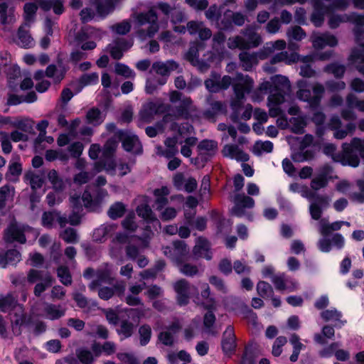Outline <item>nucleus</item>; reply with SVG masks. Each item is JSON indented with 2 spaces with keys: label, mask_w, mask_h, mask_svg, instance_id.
<instances>
[{
  "label": "nucleus",
  "mask_w": 364,
  "mask_h": 364,
  "mask_svg": "<svg viewBox=\"0 0 364 364\" xmlns=\"http://www.w3.org/2000/svg\"><path fill=\"white\" fill-rule=\"evenodd\" d=\"M136 28V34L141 40L152 38L159 31L158 15L154 7L147 11L134 15Z\"/></svg>",
  "instance_id": "f257e3e1"
},
{
  "label": "nucleus",
  "mask_w": 364,
  "mask_h": 364,
  "mask_svg": "<svg viewBox=\"0 0 364 364\" xmlns=\"http://www.w3.org/2000/svg\"><path fill=\"white\" fill-rule=\"evenodd\" d=\"M240 33L245 37L237 35L228 38V47L230 49L249 50L257 48L262 43V38L260 34L255 31L254 26H247Z\"/></svg>",
  "instance_id": "f03ea898"
},
{
  "label": "nucleus",
  "mask_w": 364,
  "mask_h": 364,
  "mask_svg": "<svg viewBox=\"0 0 364 364\" xmlns=\"http://www.w3.org/2000/svg\"><path fill=\"white\" fill-rule=\"evenodd\" d=\"M314 11L311 21L315 26H321L324 21L325 14L333 9L345 11L349 6L348 0H313Z\"/></svg>",
  "instance_id": "7ed1b4c3"
},
{
  "label": "nucleus",
  "mask_w": 364,
  "mask_h": 364,
  "mask_svg": "<svg viewBox=\"0 0 364 364\" xmlns=\"http://www.w3.org/2000/svg\"><path fill=\"white\" fill-rule=\"evenodd\" d=\"M342 148L343 165L353 167H357L359 165L360 159L353 149L357 150L361 158L364 159V139L353 138L350 144L344 143Z\"/></svg>",
  "instance_id": "20e7f679"
},
{
  "label": "nucleus",
  "mask_w": 364,
  "mask_h": 364,
  "mask_svg": "<svg viewBox=\"0 0 364 364\" xmlns=\"http://www.w3.org/2000/svg\"><path fill=\"white\" fill-rule=\"evenodd\" d=\"M290 89V83L287 77L282 75H275L271 77V81H265L259 86V90L272 93H279L284 96Z\"/></svg>",
  "instance_id": "39448f33"
},
{
  "label": "nucleus",
  "mask_w": 364,
  "mask_h": 364,
  "mask_svg": "<svg viewBox=\"0 0 364 364\" xmlns=\"http://www.w3.org/2000/svg\"><path fill=\"white\" fill-rule=\"evenodd\" d=\"M133 45L132 39H127L124 37H117L109 43L105 50L109 53L114 60H120L124 53L127 52Z\"/></svg>",
  "instance_id": "423d86ee"
},
{
  "label": "nucleus",
  "mask_w": 364,
  "mask_h": 364,
  "mask_svg": "<svg viewBox=\"0 0 364 364\" xmlns=\"http://www.w3.org/2000/svg\"><path fill=\"white\" fill-rule=\"evenodd\" d=\"M9 320L12 333L18 336L22 333V327L29 324L31 318L27 316L22 306H18L9 314Z\"/></svg>",
  "instance_id": "0eeeda50"
},
{
  "label": "nucleus",
  "mask_w": 364,
  "mask_h": 364,
  "mask_svg": "<svg viewBox=\"0 0 364 364\" xmlns=\"http://www.w3.org/2000/svg\"><path fill=\"white\" fill-rule=\"evenodd\" d=\"M232 82V79L229 75H224L222 78L216 72H212L209 78L204 82L206 89L210 92H218L220 90H227Z\"/></svg>",
  "instance_id": "6e6552de"
},
{
  "label": "nucleus",
  "mask_w": 364,
  "mask_h": 364,
  "mask_svg": "<svg viewBox=\"0 0 364 364\" xmlns=\"http://www.w3.org/2000/svg\"><path fill=\"white\" fill-rule=\"evenodd\" d=\"M232 202L234 206L232 208V213L237 217L244 216L246 209H251L255 206V200L245 193H236Z\"/></svg>",
  "instance_id": "1a4fd4ad"
},
{
  "label": "nucleus",
  "mask_w": 364,
  "mask_h": 364,
  "mask_svg": "<svg viewBox=\"0 0 364 364\" xmlns=\"http://www.w3.org/2000/svg\"><path fill=\"white\" fill-rule=\"evenodd\" d=\"M116 136L122 141L124 150L135 154H141L142 146L136 136L131 135L126 131L119 130L116 132Z\"/></svg>",
  "instance_id": "9d476101"
},
{
  "label": "nucleus",
  "mask_w": 364,
  "mask_h": 364,
  "mask_svg": "<svg viewBox=\"0 0 364 364\" xmlns=\"http://www.w3.org/2000/svg\"><path fill=\"white\" fill-rule=\"evenodd\" d=\"M237 82L232 85L235 94L234 97L245 99V94L251 92L253 87V80L248 75H244L242 73H237L236 75Z\"/></svg>",
  "instance_id": "9b49d317"
},
{
  "label": "nucleus",
  "mask_w": 364,
  "mask_h": 364,
  "mask_svg": "<svg viewBox=\"0 0 364 364\" xmlns=\"http://www.w3.org/2000/svg\"><path fill=\"white\" fill-rule=\"evenodd\" d=\"M178 68V64L172 60L166 62L157 61L153 63L150 72L154 71L163 77L158 80L159 85H162L166 83L165 77H168L171 73L177 70Z\"/></svg>",
  "instance_id": "f8f14e48"
},
{
  "label": "nucleus",
  "mask_w": 364,
  "mask_h": 364,
  "mask_svg": "<svg viewBox=\"0 0 364 364\" xmlns=\"http://www.w3.org/2000/svg\"><path fill=\"white\" fill-rule=\"evenodd\" d=\"M25 231V226L13 223L5 230L4 240L6 242L24 244L26 242Z\"/></svg>",
  "instance_id": "ddd939ff"
},
{
  "label": "nucleus",
  "mask_w": 364,
  "mask_h": 364,
  "mask_svg": "<svg viewBox=\"0 0 364 364\" xmlns=\"http://www.w3.org/2000/svg\"><path fill=\"white\" fill-rule=\"evenodd\" d=\"M218 143L214 140H202L197 146L198 156L203 161H209L218 151Z\"/></svg>",
  "instance_id": "4468645a"
},
{
  "label": "nucleus",
  "mask_w": 364,
  "mask_h": 364,
  "mask_svg": "<svg viewBox=\"0 0 364 364\" xmlns=\"http://www.w3.org/2000/svg\"><path fill=\"white\" fill-rule=\"evenodd\" d=\"M193 255L196 259L205 258L207 260H210L212 252H210V245L208 240L203 237H198L193 248Z\"/></svg>",
  "instance_id": "2eb2a0df"
},
{
  "label": "nucleus",
  "mask_w": 364,
  "mask_h": 364,
  "mask_svg": "<svg viewBox=\"0 0 364 364\" xmlns=\"http://www.w3.org/2000/svg\"><path fill=\"white\" fill-rule=\"evenodd\" d=\"M311 41L314 48L322 49L326 46L333 47L338 43L335 36L328 33L314 34L311 36Z\"/></svg>",
  "instance_id": "dca6fc26"
},
{
  "label": "nucleus",
  "mask_w": 364,
  "mask_h": 364,
  "mask_svg": "<svg viewBox=\"0 0 364 364\" xmlns=\"http://www.w3.org/2000/svg\"><path fill=\"white\" fill-rule=\"evenodd\" d=\"M234 328L228 326L223 335L222 348L225 354H232L236 348Z\"/></svg>",
  "instance_id": "f3484780"
},
{
  "label": "nucleus",
  "mask_w": 364,
  "mask_h": 364,
  "mask_svg": "<svg viewBox=\"0 0 364 364\" xmlns=\"http://www.w3.org/2000/svg\"><path fill=\"white\" fill-rule=\"evenodd\" d=\"M95 275L96 279L89 284V289L91 291H95L102 283L111 284L114 281L111 270L107 267L97 269Z\"/></svg>",
  "instance_id": "a211bd4d"
},
{
  "label": "nucleus",
  "mask_w": 364,
  "mask_h": 364,
  "mask_svg": "<svg viewBox=\"0 0 364 364\" xmlns=\"http://www.w3.org/2000/svg\"><path fill=\"white\" fill-rule=\"evenodd\" d=\"M102 34L103 33L100 29L86 26L81 28L76 34L75 38L78 43H83L89 39L100 40Z\"/></svg>",
  "instance_id": "6ab92c4d"
},
{
  "label": "nucleus",
  "mask_w": 364,
  "mask_h": 364,
  "mask_svg": "<svg viewBox=\"0 0 364 364\" xmlns=\"http://www.w3.org/2000/svg\"><path fill=\"white\" fill-rule=\"evenodd\" d=\"M284 97L279 93H272L267 98V106L269 107V114L271 117L279 116L282 111L280 105L284 102Z\"/></svg>",
  "instance_id": "aec40b11"
},
{
  "label": "nucleus",
  "mask_w": 364,
  "mask_h": 364,
  "mask_svg": "<svg viewBox=\"0 0 364 364\" xmlns=\"http://www.w3.org/2000/svg\"><path fill=\"white\" fill-rule=\"evenodd\" d=\"M222 154L225 157H229L238 161L245 162L249 160V155L235 144H226L224 146Z\"/></svg>",
  "instance_id": "412c9836"
},
{
  "label": "nucleus",
  "mask_w": 364,
  "mask_h": 364,
  "mask_svg": "<svg viewBox=\"0 0 364 364\" xmlns=\"http://www.w3.org/2000/svg\"><path fill=\"white\" fill-rule=\"evenodd\" d=\"M165 148L157 147V154L164 156L167 159H171L175 156L178 152L177 139L175 137H168L165 141Z\"/></svg>",
  "instance_id": "4be33fe9"
},
{
  "label": "nucleus",
  "mask_w": 364,
  "mask_h": 364,
  "mask_svg": "<svg viewBox=\"0 0 364 364\" xmlns=\"http://www.w3.org/2000/svg\"><path fill=\"white\" fill-rule=\"evenodd\" d=\"M173 260L178 264L188 258L189 248L184 241L176 240L173 242Z\"/></svg>",
  "instance_id": "5701e85b"
},
{
  "label": "nucleus",
  "mask_w": 364,
  "mask_h": 364,
  "mask_svg": "<svg viewBox=\"0 0 364 364\" xmlns=\"http://www.w3.org/2000/svg\"><path fill=\"white\" fill-rule=\"evenodd\" d=\"M170 194L169 188L167 186H162L154 191L155 196V205L157 210H162L168 203L167 196Z\"/></svg>",
  "instance_id": "b1692460"
},
{
  "label": "nucleus",
  "mask_w": 364,
  "mask_h": 364,
  "mask_svg": "<svg viewBox=\"0 0 364 364\" xmlns=\"http://www.w3.org/2000/svg\"><path fill=\"white\" fill-rule=\"evenodd\" d=\"M18 301L12 294L0 295V311L6 313L11 311H14L18 307Z\"/></svg>",
  "instance_id": "393cba45"
},
{
  "label": "nucleus",
  "mask_w": 364,
  "mask_h": 364,
  "mask_svg": "<svg viewBox=\"0 0 364 364\" xmlns=\"http://www.w3.org/2000/svg\"><path fill=\"white\" fill-rule=\"evenodd\" d=\"M24 181L29 184L32 191H36L43 186L44 183L43 177L36 171H28L24 175Z\"/></svg>",
  "instance_id": "a878e982"
},
{
  "label": "nucleus",
  "mask_w": 364,
  "mask_h": 364,
  "mask_svg": "<svg viewBox=\"0 0 364 364\" xmlns=\"http://www.w3.org/2000/svg\"><path fill=\"white\" fill-rule=\"evenodd\" d=\"M29 28L23 24L18 30V44L23 48H28L34 46V41L29 33Z\"/></svg>",
  "instance_id": "bb28decb"
},
{
  "label": "nucleus",
  "mask_w": 364,
  "mask_h": 364,
  "mask_svg": "<svg viewBox=\"0 0 364 364\" xmlns=\"http://www.w3.org/2000/svg\"><path fill=\"white\" fill-rule=\"evenodd\" d=\"M180 272L185 276L193 277L198 275L203 269L197 264L188 262L186 259L176 264Z\"/></svg>",
  "instance_id": "cd10ccee"
},
{
  "label": "nucleus",
  "mask_w": 364,
  "mask_h": 364,
  "mask_svg": "<svg viewBox=\"0 0 364 364\" xmlns=\"http://www.w3.org/2000/svg\"><path fill=\"white\" fill-rule=\"evenodd\" d=\"M258 58L257 53L242 52L239 55L241 67L245 71L251 70L252 67L257 64Z\"/></svg>",
  "instance_id": "c85d7f7f"
},
{
  "label": "nucleus",
  "mask_w": 364,
  "mask_h": 364,
  "mask_svg": "<svg viewBox=\"0 0 364 364\" xmlns=\"http://www.w3.org/2000/svg\"><path fill=\"white\" fill-rule=\"evenodd\" d=\"M158 112V106L156 103L150 102L146 103L139 113V117L141 121L149 123L154 119L155 114Z\"/></svg>",
  "instance_id": "c756f323"
},
{
  "label": "nucleus",
  "mask_w": 364,
  "mask_h": 364,
  "mask_svg": "<svg viewBox=\"0 0 364 364\" xmlns=\"http://www.w3.org/2000/svg\"><path fill=\"white\" fill-rule=\"evenodd\" d=\"M21 253L17 250H9L6 253L0 255V267H5L7 264H15L21 260Z\"/></svg>",
  "instance_id": "7c9ffc66"
},
{
  "label": "nucleus",
  "mask_w": 364,
  "mask_h": 364,
  "mask_svg": "<svg viewBox=\"0 0 364 364\" xmlns=\"http://www.w3.org/2000/svg\"><path fill=\"white\" fill-rule=\"evenodd\" d=\"M272 282L274 284L275 288L279 291L286 289L292 291L297 289L298 284L296 282L284 279L282 276L274 275L272 277Z\"/></svg>",
  "instance_id": "2f4dec72"
},
{
  "label": "nucleus",
  "mask_w": 364,
  "mask_h": 364,
  "mask_svg": "<svg viewBox=\"0 0 364 364\" xmlns=\"http://www.w3.org/2000/svg\"><path fill=\"white\" fill-rule=\"evenodd\" d=\"M92 4L95 6L97 14L101 17L107 16L114 10L111 0H95Z\"/></svg>",
  "instance_id": "473e14b6"
},
{
  "label": "nucleus",
  "mask_w": 364,
  "mask_h": 364,
  "mask_svg": "<svg viewBox=\"0 0 364 364\" xmlns=\"http://www.w3.org/2000/svg\"><path fill=\"white\" fill-rule=\"evenodd\" d=\"M44 313L48 318L56 320L65 315V309L63 308L60 305L48 304L44 308Z\"/></svg>",
  "instance_id": "72a5a7b5"
},
{
  "label": "nucleus",
  "mask_w": 364,
  "mask_h": 364,
  "mask_svg": "<svg viewBox=\"0 0 364 364\" xmlns=\"http://www.w3.org/2000/svg\"><path fill=\"white\" fill-rule=\"evenodd\" d=\"M38 10V5L36 3H26L23 6L24 23L28 28H30L31 23L34 21L36 14Z\"/></svg>",
  "instance_id": "f704fd0d"
},
{
  "label": "nucleus",
  "mask_w": 364,
  "mask_h": 364,
  "mask_svg": "<svg viewBox=\"0 0 364 364\" xmlns=\"http://www.w3.org/2000/svg\"><path fill=\"white\" fill-rule=\"evenodd\" d=\"M48 179L55 191L62 192L65 189V183L55 169L49 171Z\"/></svg>",
  "instance_id": "c9c22d12"
},
{
  "label": "nucleus",
  "mask_w": 364,
  "mask_h": 364,
  "mask_svg": "<svg viewBox=\"0 0 364 364\" xmlns=\"http://www.w3.org/2000/svg\"><path fill=\"white\" fill-rule=\"evenodd\" d=\"M289 342L293 346V352L289 359L294 363L297 361L300 351L305 348V346L300 341L299 336L296 333L291 335Z\"/></svg>",
  "instance_id": "e433bc0d"
},
{
  "label": "nucleus",
  "mask_w": 364,
  "mask_h": 364,
  "mask_svg": "<svg viewBox=\"0 0 364 364\" xmlns=\"http://www.w3.org/2000/svg\"><path fill=\"white\" fill-rule=\"evenodd\" d=\"M120 140L116 136V134L109 138L105 144L102 149V157L105 159H111L118 146Z\"/></svg>",
  "instance_id": "4c0bfd02"
},
{
  "label": "nucleus",
  "mask_w": 364,
  "mask_h": 364,
  "mask_svg": "<svg viewBox=\"0 0 364 364\" xmlns=\"http://www.w3.org/2000/svg\"><path fill=\"white\" fill-rule=\"evenodd\" d=\"M299 87V90L296 92L297 97L303 101L308 102L309 106L311 107V100L313 96L311 95V90L307 87V82L306 80H299L297 83Z\"/></svg>",
  "instance_id": "58836bf2"
},
{
  "label": "nucleus",
  "mask_w": 364,
  "mask_h": 364,
  "mask_svg": "<svg viewBox=\"0 0 364 364\" xmlns=\"http://www.w3.org/2000/svg\"><path fill=\"white\" fill-rule=\"evenodd\" d=\"M191 105L192 100L190 97L183 98L181 100L180 105L176 107V116L177 117L188 118Z\"/></svg>",
  "instance_id": "ea45409f"
},
{
  "label": "nucleus",
  "mask_w": 364,
  "mask_h": 364,
  "mask_svg": "<svg viewBox=\"0 0 364 364\" xmlns=\"http://www.w3.org/2000/svg\"><path fill=\"white\" fill-rule=\"evenodd\" d=\"M306 197L310 200L311 204H316L318 206L326 208L328 206L330 199L326 195H320L315 192H309Z\"/></svg>",
  "instance_id": "a19ab883"
},
{
  "label": "nucleus",
  "mask_w": 364,
  "mask_h": 364,
  "mask_svg": "<svg viewBox=\"0 0 364 364\" xmlns=\"http://www.w3.org/2000/svg\"><path fill=\"white\" fill-rule=\"evenodd\" d=\"M124 286L120 284H115L112 287H105L98 290V296L103 300H108L111 299L115 291H122Z\"/></svg>",
  "instance_id": "79ce46f5"
},
{
  "label": "nucleus",
  "mask_w": 364,
  "mask_h": 364,
  "mask_svg": "<svg viewBox=\"0 0 364 364\" xmlns=\"http://www.w3.org/2000/svg\"><path fill=\"white\" fill-rule=\"evenodd\" d=\"M289 123L292 132L297 134H303L304 132V128L307 125L304 117H292L290 119Z\"/></svg>",
  "instance_id": "37998d69"
},
{
  "label": "nucleus",
  "mask_w": 364,
  "mask_h": 364,
  "mask_svg": "<svg viewBox=\"0 0 364 364\" xmlns=\"http://www.w3.org/2000/svg\"><path fill=\"white\" fill-rule=\"evenodd\" d=\"M201 288V297L204 300L202 302V304L205 309L208 310L215 309V300L210 297V290L208 284H203Z\"/></svg>",
  "instance_id": "c03bdc74"
},
{
  "label": "nucleus",
  "mask_w": 364,
  "mask_h": 364,
  "mask_svg": "<svg viewBox=\"0 0 364 364\" xmlns=\"http://www.w3.org/2000/svg\"><path fill=\"white\" fill-rule=\"evenodd\" d=\"M59 237L66 243H77L79 241V237L77 230L73 228H67L61 231Z\"/></svg>",
  "instance_id": "a18cd8bd"
},
{
  "label": "nucleus",
  "mask_w": 364,
  "mask_h": 364,
  "mask_svg": "<svg viewBox=\"0 0 364 364\" xmlns=\"http://www.w3.org/2000/svg\"><path fill=\"white\" fill-rule=\"evenodd\" d=\"M312 90L314 96L311 102V108L315 109L319 106L325 89L323 85L320 83H316L314 85Z\"/></svg>",
  "instance_id": "49530a36"
},
{
  "label": "nucleus",
  "mask_w": 364,
  "mask_h": 364,
  "mask_svg": "<svg viewBox=\"0 0 364 364\" xmlns=\"http://www.w3.org/2000/svg\"><path fill=\"white\" fill-rule=\"evenodd\" d=\"M136 213L138 215L147 221L156 220L155 214L152 211L150 206L147 204L142 203L136 208Z\"/></svg>",
  "instance_id": "de8ad7c7"
},
{
  "label": "nucleus",
  "mask_w": 364,
  "mask_h": 364,
  "mask_svg": "<svg viewBox=\"0 0 364 364\" xmlns=\"http://www.w3.org/2000/svg\"><path fill=\"white\" fill-rule=\"evenodd\" d=\"M86 117L88 123L94 126L99 125L104 121V117L98 108L90 109L87 112Z\"/></svg>",
  "instance_id": "09e8293b"
},
{
  "label": "nucleus",
  "mask_w": 364,
  "mask_h": 364,
  "mask_svg": "<svg viewBox=\"0 0 364 364\" xmlns=\"http://www.w3.org/2000/svg\"><path fill=\"white\" fill-rule=\"evenodd\" d=\"M125 205L121 202H117L111 205L108 210V215L112 220L122 217L125 213Z\"/></svg>",
  "instance_id": "8fccbe9b"
},
{
  "label": "nucleus",
  "mask_w": 364,
  "mask_h": 364,
  "mask_svg": "<svg viewBox=\"0 0 364 364\" xmlns=\"http://www.w3.org/2000/svg\"><path fill=\"white\" fill-rule=\"evenodd\" d=\"M346 104L350 109H356L364 112V100H360L354 94L350 93L346 97Z\"/></svg>",
  "instance_id": "3c124183"
},
{
  "label": "nucleus",
  "mask_w": 364,
  "mask_h": 364,
  "mask_svg": "<svg viewBox=\"0 0 364 364\" xmlns=\"http://www.w3.org/2000/svg\"><path fill=\"white\" fill-rule=\"evenodd\" d=\"M132 28L131 23L128 20H124L119 23L113 24L110 29L112 32L118 35H126L130 32Z\"/></svg>",
  "instance_id": "603ef678"
},
{
  "label": "nucleus",
  "mask_w": 364,
  "mask_h": 364,
  "mask_svg": "<svg viewBox=\"0 0 364 364\" xmlns=\"http://www.w3.org/2000/svg\"><path fill=\"white\" fill-rule=\"evenodd\" d=\"M257 291L258 294L264 299L272 297L274 295L272 286L264 281H260L257 283Z\"/></svg>",
  "instance_id": "864d4df0"
},
{
  "label": "nucleus",
  "mask_w": 364,
  "mask_h": 364,
  "mask_svg": "<svg viewBox=\"0 0 364 364\" xmlns=\"http://www.w3.org/2000/svg\"><path fill=\"white\" fill-rule=\"evenodd\" d=\"M117 165L115 162L111 159H103L100 161H97L95 164V170L97 172L101 171L102 169H105L107 171H114Z\"/></svg>",
  "instance_id": "5fc2aeb1"
},
{
  "label": "nucleus",
  "mask_w": 364,
  "mask_h": 364,
  "mask_svg": "<svg viewBox=\"0 0 364 364\" xmlns=\"http://www.w3.org/2000/svg\"><path fill=\"white\" fill-rule=\"evenodd\" d=\"M139 341L141 346H146L151 338V328L149 325L144 324L139 328Z\"/></svg>",
  "instance_id": "6e6d98bb"
},
{
  "label": "nucleus",
  "mask_w": 364,
  "mask_h": 364,
  "mask_svg": "<svg viewBox=\"0 0 364 364\" xmlns=\"http://www.w3.org/2000/svg\"><path fill=\"white\" fill-rule=\"evenodd\" d=\"M57 274L60 282L64 285L69 286L72 284V277L67 267L60 266L57 269Z\"/></svg>",
  "instance_id": "4d7b16f0"
},
{
  "label": "nucleus",
  "mask_w": 364,
  "mask_h": 364,
  "mask_svg": "<svg viewBox=\"0 0 364 364\" xmlns=\"http://www.w3.org/2000/svg\"><path fill=\"white\" fill-rule=\"evenodd\" d=\"M348 14H332L328 19V26L331 28H336L341 23L348 22Z\"/></svg>",
  "instance_id": "13d9d810"
},
{
  "label": "nucleus",
  "mask_w": 364,
  "mask_h": 364,
  "mask_svg": "<svg viewBox=\"0 0 364 364\" xmlns=\"http://www.w3.org/2000/svg\"><path fill=\"white\" fill-rule=\"evenodd\" d=\"M76 355L82 364H92L94 361L92 353L85 348H80L76 350Z\"/></svg>",
  "instance_id": "bf43d9fd"
},
{
  "label": "nucleus",
  "mask_w": 364,
  "mask_h": 364,
  "mask_svg": "<svg viewBox=\"0 0 364 364\" xmlns=\"http://www.w3.org/2000/svg\"><path fill=\"white\" fill-rule=\"evenodd\" d=\"M114 71L117 75H122L126 78L134 79L135 77V73L124 64L119 63H116Z\"/></svg>",
  "instance_id": "052dcab7"
},
{
  "label": "nucleus",
  "mask_w": 364,
  "mask_h": 364,
  "mask_svg": "<svg viewBox=\"0 0 364 364\" xmlns=\"http://www.w3.org/2000/svg\"><path fill=\"white\" fill-rule=\"evenodd\" d=\"M44 282L38 283L36 284L33 293L36 296L39 297L46 289L51 286L52 277L50 274H46L43 279Z\"/></svg>",
  "instance_id": "680f3d73"
},
{
  "label": "nucleus",
  "mask_w": 364,
  "mask_h": 364,
  "mask_svg": "<svg viewBox=\"0 0 364 364\" xmlns=\"http://www.w3.org/2000/svg\"><path fill=\"white\" fill-rule=\"evenodd\" d=\"M46 76L53 77L55 82H60L64 78V73L59 72L55 65H50L46 70Z\"/></svg>",
  "instance_id": "e2e57ef3"
},
{
  "label": "nucleus",
  "mask_w": 364,
  "mask_h": 364,
  "mask_svg": "<svg viewBox=\"0 0 364 364\" xmlns=\"http://www.w3.org/2000/svg\"><path fill=\"white\" fill-rule=\"evenodd\" d=\"M82 200L84 203V205L86 208H89L91 210H95L97 207V204L95 202V197L94 193L92 194L89 191L85 190L82 196Z\"/></svg>",
  "instance_id": "0e129e2a"
},
{
  "label": "nucleus",
  "mask_w": 364,
  "mask_h": 364,
  "mask_svg": "<svg viewBox=\"0 0 364 364\" xmlns=\"http://www.w3.org/2000/svg\"><path fill=\"white\" fill-rule=\"evenodd\" d=\"M172 130H177L179 135L182 136H189L193 132V127L188 123H183L180 125L174 123L171 126Z\"/></svg>",
  "instance_id": "69168bd1"
},
{
  "label": "nucleus",
  "mask_w": 364,
  "mask_h": 364,
  "mask_svg": "<svg viewBox=\"0 0 364 364\" xmlns=\"http://www.w3.org/2000/svg\"><path fill=\"white\" fill-rule=\"evenodd\" d=\"M287 36L295 41H301L306 37L305 31L299 26H294L287 30Z\"/></svg>",
  "instance_id": "338daca9"
},
{
  "label": "nucleus",
  "mask_w": 364,
  "mask_h": 364,
  "mask_svg": "<svg viewBox=\"0 0 364 364\" xmlns=\"http://www.w3.org/2000/svg\"><path fill=\"white\" fill-rule=\"evenodd\" d=\"M341 316L336 309H328L321 313V316L325 321H340Z\"/></svg>",
  "instance_id": "774afa93"
}]
</instances>
